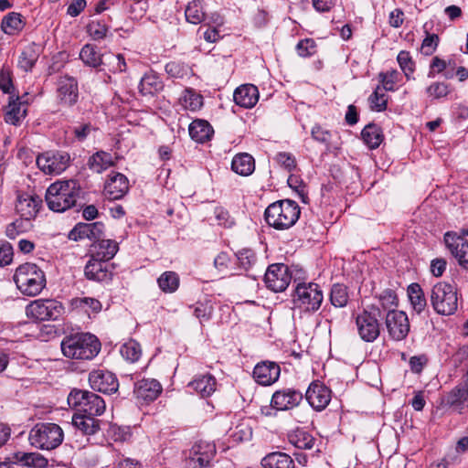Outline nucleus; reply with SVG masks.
Instances as JSON below:
<instances>
[{
    "mask_svg": "<svg viewBox=\"0 0 468 468\" xmlns=\"http://www.w3.org/2000/svg\"><path fill=\"white\" fill-rule=\"evenodd\" d=\"M385 324L389 336L396 341L405 339L410 332V322L408 315L403 311L396 309L388 310Z\"/></svg>",
    "mask_w": 468,
    "mask_h": 468,
    "instance_id": "obj_12",
    "label": "nucleus"
},
{
    "mask_svg": "<svg viewBox=\"0 0 468 468\" xmlns=\"http://www.w3.org/2000/svg\"><path fill=\"white\" fill-rule=\"evenodd\" d=\"M289 441L298 449L309 450L314 447L315 439L307 431L297 430L289 435Z\"/></svg>",
    "mask_w": 468,
    "mask_h": 468,
    "instance_id": "obj_43",
    "label": "nucleus"
},
{
    "mask_svg": "<svg viewBox=\"0 0 468 468\" xmlns=\"http://www.w3.org/2000/svg\"><path fill=\"white\" fill-rule=\"evenodd\" d=\"M468 401V386L465 387H455L447 395V404L452 407H455L459 412L467 407Z\"/></svg>",
    "mask_w": 468,
    "mask_h": 468,
    "instance_id": "obj_40",
    "label": "nucleus"
},
{
    "mask_svg": "<svg viewBox=\"0 0 468 468\" xmlns=\"http://www.w3.org/2000/svg\"><path fill=\"white\" fill-rule=\"evenodd\" d=\"M105 59L109 61V63H113L112 71L124 72L126 70V62L124 57L122 54L114 55L112 53H109L104 56Z\"/></svg>",
    "mask_w": 468,
    "mask_h": 468,
    "instance_id": "obj_62",
    "label": "nucleus"
},
{
    "mask_svg": "<svg viewBox=\"0 0 468 468\" xmlns=\"http://www.w3.org/2000/svg\"><path fill=\"white\" fill-rule=\"evenodd\" d=\"M369 107L374 112H384L388 105V95L378 86L368 98Z\"/></svg>",
    "mask_w": 468,
    "mask_h": 468,
    "instance_id": "obj_47",
    "label": "nucleus"
},
{
    "mask_svg": "<svg viewBox=\"0 0 468 468\" xmlns=\"http://www.w3.org/2000/svg\"><path fill=\"white\" fill-rule=\"evenodd\" d=\"M38 58V54L36 52L34 46L27 47L20 55L18 59V66L25 71H29L35 66Z\"/></svg>",
    "mask_w": 468,
    "mask_h": 468,
    "instance_id": "obj_49",
    "label": "nucleus"
},
{
    "mask_svg": "<svg viewBox=\"0 0 468 468\" xmlns=\"http://www.w3.org/2000/svg\"><path fill=\"white\" fill-rule=\"evenodd\" d=\"M2 30L7 35H14L16 32L22 30L23 22L21 15L18 13L11 12L5 16L1 23Z\"/></svg>",
    "mask_w": 468,
    "mask_h": 468,
    "instance_id": "obj_44",
    "label": "nucleus"
},
{
    "mask_svg": "<svg viewBox=\"0 0 468 468\" xmlns=\"http://www.w3.org/2000/svg\"><path fill=\"white\" fill-rule=\"evenodd\" d=\"M444 243L460 266L468 271V240L455 232L444 234Z\"/></svg>",
    "mask_w": 468,
    "mask_h": 468,
    "instance_id": "obj_16",
    "label": "nucleus"
},
{
    "mask_svg": "<svg viewBox=\"0 0 468 468\" xmlns=\"http://www.w3.org/2000/svg\"><path fill=\"white\" fill-rule=\"evenodd\" d=\"M300 213V207L295 201L284 199L269 205L264 218L269 226L276 229H287L296 223Z\"/></svg>",
    "mask_w": 468,
    "mask_h": 468,
    "instance_id": "obj_3",
    "label": "nucleus"
},
{
    "mask_svg": "<svg viewBox=\"0 0 468 468\" xmlns=\"http://www.w3.org/2000/svg\"><path fill=\"white\" fill-rule=\"evenodd\" d=\"M104 224L102 222L78 223L69 233V239L74 241L89 239L95 242L103 236Z\"/></svg>",
    "mask_w": 468,
    "mask_h": 468,
    "instance_id": "obj_19",
    "label": "nucleus"
},
{
    "mask_svg": "<svg viewBox=\"0 0 468 468\" xmlns=\"http://www.w3.org/2000/svg\"><path fill=\"white\" fill-rule=\"evenodd\" d=\"M80 190L74 180L57 181L47 189V205L53 211L63 212L75 206Z\"/></svg>",
    "mask_w": 468,
    "mask_h": 468,
    "instance_id": "obj_2",
    "label": "nucleus"
},
{
    "mask_svg": "<svg viewBox=\"0 0 468 468\" xmlns=\"http://www.w3.org/2000/svg\"><path fill=\"white\" fill-rule=\"evenodd\" d=\"M64 432L56 423L39 422L29 431L30 444L40 450L51 451L58 448L63 441Z\"/></svg>",
    "mask_w": 468,
    "mask_h": 468,
    "instance_id": "obj_5",
    "label": "nucleus"
},
{
    "mask_svg": "<svg viewBox=\"0 0 468 468\" xmlns=\"http://www.w3.org/2000/svg\"><path fill=\"white\" fill-rule=\"evenodd\" d=\"M303 393L293 388H282L273 393L271 406L279 410H287L300 404Z\"/></svg>",
    "mask_w": 468,
    "mask_h": 468,
    "instance_id": "obj_20",
    "label": "nucleus"
},
{
    "mask_svg": "<svg viewBox=\"0 0 468 468\" xmlns=\"http://www.w3.org/2000/svg\"><path fill=\"white\" fill-rule=\"evenodd\" d=\"M292 280L289 267L283 263H275L268 267L264 275L266 286L273 292L284 291Z\"/></svg>",
    "mask_w": 468,
    "mask_h": 468,
    "instance_id": "obj_13",
    "label": "nucleus"
},
{
    "mask_svg": "<svg viewBox=\"0 0 468 468\" xmlns=\"http://www.w3.org/2000/svg\"><path fill=\"white\" fill-rule=\"evenodd\" d=\"M316 44L312 38H305L301 40L297 46L296 50L301 57H310L315 53Z\"/></svg>",
    "mask_w": 468,
    "mask_h": 468,
    "instance_id": "obj_57",
    "label": "nucleus"
},
{
    "mask_svg": "<svg viewBox=\"0 0 468 468\" xmlns=\"http://www.w3.org/2000/svg\"><path fill=\"white\" fill-rule=\"evenodd\" d=\"M208 452H211V455L209 456L210 463L216 453V447L212 443L201 441L192 447L190 456L195 459H197L198 457L203 458L207 455V452L208 453Z\"/></svg>",
    "mask_w": 468,
    "mask_h": 468,
    "instance_id": "obj_52",
    "label": "nucleus"
},
{
    "mask_svg": "<svg viewBox=\"0 0 468 468\" xmlns=\"http://www.w3.org/2000/svg\"><path fill=\"white\" fill-rule=\"evenodd\" d=\"M179 276L175 271H165L157 279L159 288L165 293L175 292L179 287Z\"/></svg>",
    "mask_w": 468,
    "mask_h": 468,
    "instance_id": "obj_42",
    "label": "nucleus"
},
{
    "mask_svg": "<svg viewBox=\"0 0 468 468\" xmlns=\"http://www.w3.org/2000/svg\"><path fill=\"white\" fill-rule=\"evenodd\" d=\"M397 60L407 80H410L411 74H413L415 70V62L413 61L410 52L401 50L397 57Z\"/></svg>",
    "mask_w": 468,
    "mask_h": 468,
    "instance_id": "obj_50",
    "label": "nucleus"
},
{
    "mask_svg": "<svg viewBox=\"0 0 468 468\" xmlns=\"http://www.w3.org/2000/svg\"><path fill=\"white\" fill-rule=\"evenodd\" d=\"M205 0H193L188 3L185 15L187 22L197 25L206 18Z\"/></svg>",
    "mask_w": 468,
    "mask_h": 468,
    "instance_id": "obj_36",
    "label": "nucleus"
},
{
    "mask_svg": "<svg viewBox=\"0 0 468 468\" xmlns=\"http://www.w3.org/2000/svg\"><path fill=\"white\" fill-rule=\"evenodd\" d=\"M22 218L15 220L14 222L7 225L5 234L9 239H15L18 234L25 230V224H28Z\"/></svg>",
    "mask_w": 468,
    "mask_h": 468,
    "instance_id": "obj_60",
    "label": "nucleus"
},
{
    "mask_svg": "<svg viewBox=\"0 0 468 468\" xmlns=\"http://www.w3.org/2000/svg\"><path fill=\"white\" fill-rule=\"evenodd\" d=\"M281 374L280 366L272 361L265 360L258 363L253 369V378L257 383L262 386H270L275 383Z\"/></svg>",
    "mask_w": 468,
    "mask_h": 468,
    "instance_id": "obj_18",
    "label": "nucleus"
},
{
    "mask_svg": "<svg viewBox=\"0 0 468 468\" xmlns=\"http://www.w3.org/2000/svg\"><path fill=\"white\" fill-rule=\"evenodd\" d=\"M72 426L82 432L84 435H93L101 429V420L94 416L87 414H74L72 417Z\"/></svg>",
    "mask_w": 468,
    "mask_h": 468,
    "instance_id": "obj_29",
    "label": "nucleus"
},
{
    "mask_svg": "<svg viewBox=\"0 0 468 468\" xmlns=\"http://www.w3.org/2000/svg\"><path fill=\"white\" fill-rule=\"evenodd\" d=\"M129 189V182L125 176L116 173L110 176L104 186L105 196L112 200L122 198Z\"/></svg>",
    "mask_w": 468,
    "mask_h": 468,
    "instance_id": "obj_25",
    "label": "nucleus"
},
{
    "mask_svg": "<svg viewBox=\"0 0 468 468\" xmlns=\"http://www.w3.org/2000/svg\"><path fill=\"white\" fill-rule=\"evenodd\" d=\"M311 135L314 140L324 144L325 145H328L332 139V133L320 125H314L312 128Z\"/></svg>",
    "mask_w": 468,
    "mask_h": 468,
    "instance_id": "obj_58",
    "label": "nucleus"
},
{
    "mask_svg": "<svg viewBox=\"0 0 468 468\" xmlns=\"http://www.w3.org/2000/svg\"><path fill=\"white\" fill-rule=\"evenodd\" d=\"M211 455V452H208V455H205V457L195 459L191 456L188 457L186 463V468H209V456Z\"/></svg>",
    "mask_w": 468,
    "mask_h": 468,
    "instance_id": "obj_64",
    "label": "nucleus"
},
{
    "mask_svg": "<svg viewBox=\"0 0 468 468\" xmlns=\"http://www.w3.org/2000/svg\"><path fill=\"white\" fill-rule=\"evenodd\" d=\"M107 30L106 25L99 21H91L87 26V32L95 40L102 39Z\"/></svg>",
    "mask_w": 468,
    "mask_h": 468,
    "instance_id": "obj_56",
    "label": "nucleus"
},
{
    "mask_svg": "<svg viewBox=\"0 0 468 468\" xmlns=\"http://www.w3.org/2000/svg\"><path fill=\"white\" fill-rule=\"evenodd\" d=\"M231 168L240 176H249L254 171L255 162L250 154L246 153L239 154L234 156Z\"/></svg>",
    "mask_w": 468,
    "mask_h": 468,
    "instance_id": "obj_35",
    "label": "nucleus"
},
{
    "mask_svg": "<svg viewBox=\"0 0 468 468\" xmlns=\"http://www.w3.org/2000/svg\"><path fill=\"white\" fill-rule=\"evenodd\" d=\"M15 459L22 465L32 468H45L48 466V460L38 452H18L15 454Z\"/></svg>",
    "mask_w": 468,
    "mask_h": 468,
    "instance_id": "obj_37",
    "label": "nucleus"
},
{
    "mask_svg": "<svg viewBox=\"0 0 468 468\" xmlns=\"http://www.w3.org/2000/svg\"><path fill=\"white\" fill-rule=\"evenodd\" d=\"M120 353L127 361L136 362L142 355L141 346L135 340L131 339L121 346Z\"/></svg>",
    "mask_w": 468,
    "mask_h": 468,
    "instance_id": "obj_46",
    "label": "nucleus"
},
{
    "mask_svg": "<svg viewBox=\"0 0 468 468\" xmlns=\"http://www.w3.org/2000/svg\"><path fill=\"white\" fill-rule=\"evenodd\" d=\"M189 135L197 143H205L213 135V128L208 122L201 119L194 120L189 124Z\"/></svg>",
    "mask_w": 468,
    "mask_h": 468,
    "instance_id": "obj_30",
    "label": "nucleus"
},
{
    "mask_svg": "<svg viewBox=\"0 0 468 468\" xmlns=\"http://www.w3.org/2000/svg\"><path fill=\"white\" fill-rule=\"evenodd\" d=\"M70 156L66 152H47L37 158L38 168L48 175H58L69 165Z\"/></svg>",
    "mask_w": 468,
    "mask_h": 468,
    "instance_id": "obj_11",
    "label": "nucleus"
},
{
    "mask_svg": "<svg viewBox=\"0 0 468 468\" xmlns=\"http://www.w3.org/2000/svg\"><path fill=\"white\" fill-rule=\"evenodd\" d=\"M89 383L93 390L105 394L116 392L119 387L116 376L103 369L91 371L89 375Z\"/></svg>",
    "mask_w": 468,
    "mask_h": 468,
    "instance_id": "obj_15",
    "label": "nucleus"
},
{
    "mask_svg": "<svg viewBox=\"0 0 468 468\" xmlns=\"http://www.w3.org/2000/svg\"><path fill=\"white\" fill-rule=\"evenodd\" d=\"M182 105L191 112L198 111L203 106V97L191 89H186L182 97Z\"/></svg>",
    "mask_w": 468,
    "mask_h": 468,
    "instance_id": "obj_45",
    "label": "nucleus"
},
{
    "mask_svg": "<svg viewBox=\"0 0 468 468\" xmlns=\"http://www.w3.org/2000/svg\"><path fill=\"white\" fill-rule=\"evenodd\" d=\"M80 58L85 65L92 68H97L105 64L103 56L99 55L95 47L90 44L85 45L81 48Z\"/></svg>",
    "mask_w": 468,
    "mask_h": 468,
    "instance_id": "obj_41",
    "label": "nucleus"
},
{
    "mask_svg": "<svg viewBox=\"0 0 468 468\" xmlns=\"http://www.w3.org/2000/svg\"><path fill=\"white\" fill-rule=\"evenodd\" d=\"M426 37L423 39L421 44V50L425 56H431L437 48L440 38L437 34H430L427 28V24L423 27Z\"/></svg>",
    "mask_w": 468,
    "mask_h": 468,
    "instance_id": "obj_51",
    "label": "nucleus"
},
{
    "mask_svg": "<svg viewBox=\"0 0 468 468\" xmlns=\"http://www.w3.org/2000/svg\"><path fill=\"white\" fill-rule=\"evenodd\" d=\"M69 404L78 407L82 414L100 416L106 409L105 401L99 395L81 389H73L68 398Z\"/></svg>",
    "mask_w": 468,
    "mask_h": 468,
    "instance_id": "obj_8",
    "label": "nucleus"
},
{
    "mask_svg": "<svg viewBox=\"0 0 468 468\" xmlns=\"http://www.w3.org/2000/svg\"><path fill=\"white\" fill-rule=\"evenodd\" d=\"M261 465L264 468H294V462L287 453L274 452L261 460Z\"/></svg>",
    "mask_w": 468,
    "mask_h": 468,
    "instance_id": "obj_32",
    "label": "nucleus"
},
{
    "mask_svg": "<svg viewBox=\"0 0 468 468\" xmlns=\"http://www.w3.org/2000/svg\"><path fill=\"white\" fill-rule=\"evenodd\" d=\"M118 250L119 246L116 241L101 237L90 245V257L109 261L115 256Z\"/></svg>",
    "mask_w": 468,
    "mask_h": 468,
    "instance_id": "obj_26",
    "label": "nucleus"
},
{
    "mask_svg": "<svg viewBox=\"0 0 468 468\" xmlns=\"http://www.w3.org/2000/svg\"><path fill=\"white\" fill-rule=\"evenodd\" d=\"M40 204L41 199L37 196L21 194L17 197L16 210L23 219L29 222L36 217Z\"/></svg>",
    "mask_w": 468,
    "mask_h": 468,
    "instance_id": "obj_24",
    "label": "nucleus"
},
{
    "mask_svg": "<svg viewBox=\"0 0 468 468\" xmlns=\"http://www.w3.org/2000/svg\"><path fill=\"white\" fill-rule=\"evenodd\" d=\"M27 94L25 93L22 97L19 95H13L9 97L7 110L5 114V122L18 126L21 121L25 119L27 112V102L24 100Z\"/></svg>",
    "mask_w": 468,
    "mask_h": 468,
    "instance_id": "obj_21",
    "label": "nucleus"
},
{
    "mask_svg": "<svg viewBox=\"0 0 468 468\" xmlns=\"http://www.w3.org/2000/svg\"><path fill=\"white\" fill-rule=\"evenodd\" d=\"M275 160L287 171L291 172L296 166L295 158L289 153H279L277 154Z\"/></svg>",
    "mask_w": 468,
    "mask_h": 468,
    "instance_id": "obj_61",
    "label": "nucleus"
},
{
    "mask_svg": "<svg viewBox=\"0 0 468 468\" xmlns=\"http://www.w3.org/2000/svg\"><path fill=\"white\" fill-rule=\"evenodd\" d=\"M163 88V81L152 71L145 73L139 83V91L144 96H154Z\"/></svg>",
    "mask_w": 468,
    "mask_h": 468,
    "instance_id": "obj_31",
    "label": "nucleus"
},
{
    "mask_svg": "<svg viewBox=\"0 0 468 468\" xmlns=\"http://www.w3.org/2000/svg\"><path fill=\"white\" fill-rule=\"evenodd\" d=\"M236 256L239 267L246 271H251V273H248V276L256 279L258 274L254 271V268L258 265V259L255 252L250 249H243Z\"/></svg>",
    "mask_w": 468,
    "mask_h": 468,
    "instance_id": "obj_33",
    "label": "nucleus"
},
{
    "mask_svg": "<svg viewBox=\"0 0 468 468\" xmlns=\"http://www.w3.org/2000/svg\"><path fill=\"white\" fill-rule=\"evenodd\" d=\"M305 399L315 410H323L331 400V390L319 381L310 384L305 392Z\"/></svg>",
    "mask_w": 468,
    "mask_h": 468,
    "instance_id": "obj_17",
    "label": "nucleus"
},
{
    "mask_svg": "<svg viewBox=\"0 0 468 468\" xmlns=\"http://www.w3.org/2000/svg\"><path fill=\"white\" fill-rule=\"evenodd\" d=\"M188 388L196 391L200 397L207 398L216 391L217 380L210 374L199 375L189 382Z\"/></svg>",
    "mask_w": 468,
    "mask_h": 468,
    "instance_id": "obj_28",
    "label": "nucleus"
},
{
    "mask_svg": "<svg viewBox=\"0 0 468 468\" xmlns=\"http://www.w3.org/2000/svg\"><path fill=\"white\" fill-rule=\"evenodd\" d=\"M323 292L317 283H298L293 294V303L305 311H316L323 302Z\"/></svg>",
    "mask_w": 468,
    "mask_h": 468,
    "instance_id": "obj_9",
    "label": "nucleus"
},
{
    "mask_svg": "<svg viewBox=\"0 0 468 468\" xmlns=\"http://www.w3.org/2000/svg\"><path fill=\"white\" fill-rule=\"evenodd\" d=\"M113 265L108 261L90 257L84 268L85 277L97 282H110L113 276Z\"/></svg>",
    "mask_w": 468,
    "mask_h": 468,
    "instance_id": "obj_14",
    "label": "nucleus"
},
{
    "mask_svg": "<svg viewBox=\"0 0 468 468\" xmlns=\"http://www.w3.org/2000/svg\"><path fill=\"white\" fill-rule=\"evenodd\" d=\"M14 281L17 289L27 296L39 294L46 286L45 272L32 262L20 265L16 270Z\"/></svg>",
    "mask_w": 468,
    "mask_h": 468,
    "instance_id": "obj_4",
    "label": "nucleus"
},
{
    "mask_svg": "<svg viewBox=\"0 0 468 468\" xmlns=\"http://www.w3.org/2000/svg\"><path fill=\"white\" fill-rule=\"evenodd\" d=\"M361 136L370 149L378 148L384 138L382 129L375 123L366 125L361 132Z\"/></svg>",
    "mask_w": 468,
    "mask_h": 468,
    "instance_id": "obj_34",
    "label": "nucleus"
},
{
    "mask_svg": "<svg viewBox=\"0 0 468 468\" xmlns=\"http://www.w3.org/2000/svg\"><path fill=\"white\" fill-rule=\"evenodd\" d=\"M62 311V304L53 299H37L26 307L27 316L34 321L56 320Z\"/></svg>",
    "mask_w": 468,
    "mask_h": 468,
    "instance_id": "obj_10",
    "label": "nucleus"
},
{
    "mask_svg": "<svg viewBox=\"0 0 468 468\" xmlns=\"http://www.w3.org/2000/svg\"><path fill=\"white\" fill-rule=\"evenodd\" d=\"M162 392V386L155 379H142L134 384L133 393L139 402H151Z\"/></svg>",
    "mask_w": 468,
    "mask_h": 468,
    "instance_id": "obj_22",
    "label": "nucleus"
},
{
    "mask_svg": "<svg viewBox=\"0 0 468 468\" xmlns=\"http://www.w3.org/2000/svg\"><path fill=\"white\" fill-rule=\"evenodd\" d=\"M201 31H203L204 39L208 43H215L221 38V35L217 27L204 26L198 29V32Z\"/></svg>",
    "mask_w": 468,
    "mask_h": 468,
    "instance_id": "obj_63",
    "label": "nucleus"
},
{
    "mask_svg": "<svg viewBox=\"0 0 468 468\" xmlns=\"http://www.w3.org/2000/svg\"><path fill=\"white\" fill-rule=\"evenodd\" d=\"M233 98L240 107L252 108L259 100L258 88L252 84L241 85L235 90Z\"/></svg>",
    "mask_w": 468,
    "mask_h": 468,
    "instance_id": "obj_27",
    "label": "nucleus"
},
{
    "mask_svg": "<svg viewBox=\"0 0 468 468\" xmlns=\"http://www.w3.org/2000/svg\"><path fill=\"white\" fill-rule=\"evenodd\" d=\"M0 89L4 93L16 95L14 93L15 87L12 81V74L8 68L3 67L0 70Z\"/></svg>",
    "mask_w": 468,
    "mask_h": 468,
    "instance_id": "obj_53",
    "label": "nucleus"
},
{
    "mask_svg": "<svg viewBox=\"0 0 468 468\" xmlns=\"http://www.w3.org/2000/svg\"><path fill=\"white\" fill-rule=\"evenodd\" d=\"M93 130L90 122H81L71 128V132L74 137L79 142H83L89 136L90 132Z\"/></svg>",
    "mask_w": 468,
    "mask_h": 468,
    "instance_id": "obj_59",
    "label": "nucleus"
},
{
    "mask_svg": "<svg viewBox=\"0 0 468 468\" xmlns=\"http://www.w3.org/2000/svg\"><path fill=\"white\" fill-rule=\"evenodd\" d=\"M378 298L384 310L398 306V296L392 289L384 290Z\"/></svg>",
    "mask_w": 468,
    "mask_h": 468,
    "instance_id": "obj_54",
    "label": "nucleus"
},
{
    "mask_svg": "<svg viewBox=\"0 0 468 468\" xmlns=\"http://www.w3.org/2000/svg\"><path fill=\"white\" fill-rule=\"evenodd\" d=\"M331 303L335 307H344L348 302L347 288L343 284H335L330 293Z\"/></svg>",
    "mask_w": 468,
    "mask_h": 468,
    "instance_id": "obj_48",
    "label": "nucleus"
},
{
    "mask_svg": "<svg viewBox=\"0 0 468 468\" xmlns=\"http://www.w3.org/2000/svg\"><path fill=\"white\" fill-rule=\"evenodd\" d=\"M78 97L77 80L69 76L60 77L58 81V98L61 103L72 106L77 102Z\"/></svg>",
    "mask_w": 468,
    "mask_h": 468,
    "instance_id": "obj_23",
    "label": "nucleus"
},
{
    "mask_svg": "<svg viewBox=\"0 0 468 468\" xmlns=\"http://www.w3.org/2000/svg\"><path fill=\"white\" fill-rule=\"evenodd\" d=\"M114 162L111 154L100 151L92 154L88 161V165L90 170L96 173H101L102 171L112 166Z\"/></svg>",
    "mask_w": 468,
    "mask_h": 468,
    "instance_id": "obj_38",
    "label": "nucleus"
},
{
    "mask_svg": "<svg viewBox=\"0 0 468 468\" xmlns=\"http://www.w3.org/2000/svg\"><path fill=\"white\" fill-rule=\"evenodd\" d=\"M431 303L441 315L453 314L458 308L457 290L450 283H436L431 292Z\"/></svg>",
    "mask_w": 468,
    "mask_h": 468,
    "instance_id": "obj_6",
    "label": "nucleus"
},
{
    "mask_svg": "<svg viewBox=\"0 0 468 468\" xmlns=\"http://www.w3.org/2000/svg\"><path fill=\"white\" fill-rule=\"evenodd\" d=\"M408 296L413 310L420 314L427 306L424 292L419 283H411L408 287Z\"/></svg>",
    "mask_w": 468,
    "mask_h": 468,
    "instance_id": "obj_39",
    "label": "nucleus"
},
{
    "mask_svg": "<svg viewBox=\"0 0 468 468\" xmlns=\"http://www.w3.org/2000/svg\"><path fill=\"white\" fill-rule=\"evenodd\" d=\"M63 355L70 359L91 360L101 350L99 339L90 333L67 335L60 344Z\"/></svg>",
    "mask_w": 468,
    "mask_h": 468,
    "instance_id": "obj_1",
    "label": "nucleus"
},
{
    "mask_svg": "<svg viewBox=\"0 0 468 468\" xmlns=\"http://www.w3.org/2000/svg\"><path fill=\"white\" fill-rule=\"evenodd\" d=\"M426 92L433 99L444 98L450 93L449 85L444 82H433L426 89Z\"/></svg>",
    "mask_w": 468,
    "mask_h": 468,
    "instance_id": "obj_55",
    "label": "nucleus"
},
{
    "mask_svg": "<svg viewBox=\"0 0 468 468\" xmlns=\"http://www.w3.org/2000/svg\"><path fill=\"white\" fill-rule=\"evenodd\" d=\"M380 316V308L376 305L369 306L368 309L363 310L356 315V329L363 341L372 343L379 336L380 324L378 318Z\"/></svg>",
    "mask_w": 468,
    "mask_h": 468,
    "instance_id": "obj_7",
    "label": "nucleus"
}]
</instances>
